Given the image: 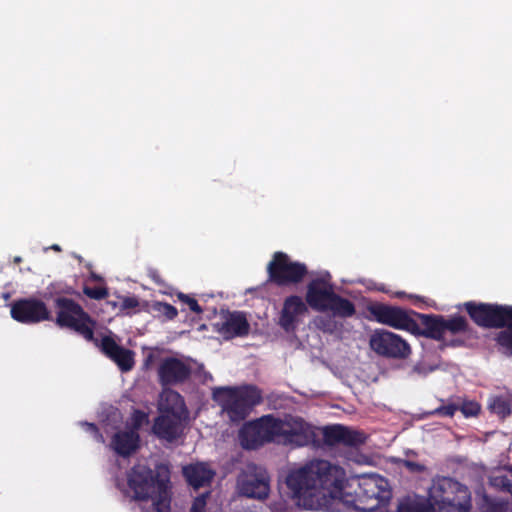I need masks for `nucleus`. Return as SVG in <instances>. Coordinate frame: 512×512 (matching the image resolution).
<instances>
[{"label":"nucleus","instance_id":"nucleus-1","mask_svg":"<svg viewBox=\"0 0 512 512\" xmlns=\"http://www.w3.org/2000/svg\"><path fill=\"white\" fill-rule=\"evenodd\" d=\"M286 484L299 505L327 512H339L341 492L350 486L342 467L322 459L291 469Z\"/></svg>","mask_w":512,"mask_h":512},{"label":"nucleus","instance_id":"nucleus-2","mask_svg":"<svg viewBox=\"0 0 512 512\" xmlns=\"http://www.w3.org/2000/svg\"><path fill=\"white\" fill-rule=\"evenodd\" d=\"M127 479L132 498L150 500L155 512H170L169 470L166 466L160 465L153 471L144 464H137Z\"/></svg>","mask_w":512,"mask_h":512},{"label":"nucleus","instance_id":"nucleus-3","mask_svg":"<svg viewBox=\"0 0 512 512\" xmlns=\"http://www.w3.org/2000/svg\"><path fill=\"white\" fill-rule=\"evenodd\" d=\"M357 481L359 489L356 495H352L346 489L341 492L339 512L344 508L372 512L389 501L391 492L388 490L387 481L382 477L371 475Z\"/></svg>","mask_w":512,"mask_h":512},{"label":"nucleus","instance_id":"nucleus-4","mask_svg":"<svg viewBox=\"0 0 512 512\" xmlns=\"http://www.w3.org/2000/svg\"><path fill=\"white\" fill-rule=\"evenodd\" d=\"M428 504L433 512H470L471 496L458 481L439 477L429 488Z\"/></svg>","mask_w":512,"mask_h":512},{"label":"nucleus","instance_id":"nucleus-5","mask_svg":"<svg viewBox=\"0 0 512 512\" xmlns=\"http://www.w3.org/2000/svg\"><path fill=\"white\" fill-rule=\"evenodd\" d=\"M213 399L231 422L239 423L261 402V394L254 386L217 387L213 390Z\"/></svg>","mask_w":512,"mask_h":512},{"label":"nucleus","instance_id":"nucleus-6","mask_svg":"<svg viewBox=\"0 0 512 512\" xmlns=\"http://www.w3.org/2000/svg\"><path fill=\"white\" fill-rule=\"evenodd\" d=\"M465 308L478 325L504 327L497 335V342L505 354L512 355V307L467 302Z\"/></svg>","mask_w":512,"mask_h":512},{"label":"nucleus","instance_id":"nucleus-7","mask_svg":"<svg viewBox=\"0 0 512 512\" xmlns=\"http://www.w3.org/2000/svg\"><path fill=\"white\" fill-rule=\"evenodd\" d=\"M329 274L312 280L307 286L306 301L317 311H331L335 316L350 317L355 313L354 305L335 294L329 283Z\"/></svg>","mask_w":512,"mask_h":512},{"label":"nucleus","instance_id":"nucleus-8","mask_svg":"<svg viewBox=\"0 0 512 512\" xmlns=\"http://www.w3.org/2000/svg\"><path fill=\"white\" fill-rule=\"evenodd\" d=\"M313 427L299 417L286 415L276 418V442L295 447L306 446L313 442Z\"/></svg>","mask_w":512,"mask_h":512},{"label":"nucleus","instance_id":"nucleus-9","mask_svg":"<svg viewBox=\"0 0 512 512\" xmlns=\"http://www.w3.org/2000/svg\"><path fill=\"white\" fill-rule=\"evenodd\" d=\"M58 308L56 323L61 327H69L81 334L86 340L92 341V320L80 305L68 298H57Z\"/></svg>","mask_w":512,"mask_h":512},{"label":"nucleus","instance_id":"nucleus-10","mask_svg":"<svg viewBox=\"0 0 512 512\" xmlns=\"http://www.w3.org/2000/svg\"><path fill=\"white\" fill-rule=\"evenodd\" d=\"M267 470L256 464H247L237 477V490L247 498L264 500L270 491Z\"/></svg>","mask_w":512,"mask_h":512},{"label":"nucleus","instance_id":"nucleus-11","mask_svg":"<svg viewBox=\"0 0 512 512\" xmlns=\"http://www.w3.org/2000/svg\"><path fill=\"white\" fill-rule=\"evenodd\" d=\"M240 439L246 449H255L266 442H276V418L266 415L246 423L240 431Z\"/></svg>","mask_w":512,"mask_h":512},{"label":"nucleus","instance_id":"nucleus-12","mask_svg":"<svg viewBox=\"0 0 512 512\" xmlns=\"http://www.w3.org/2000/svg\"><path fill=\"white\" fill-rule=\"evenodd\" d=\"M371 349L378 355L389 358H405L410 354V346L399 335L387 331L376 330L370 337Z\"/></svg>","mask_w":512,"mask_h":512},{"label":"nucleus","instance_id":"nucleus-13","mask_svg":"<svg viewBox=\"0 0 512 512\" xmlns=\"http://www.w3.org/2000/svg\"><path fill=\"white\" fill-rule=\"evenodd\" d=\"M267 271L272 281L282 285L300 281L306 273V267L292 262L285 253L276 252L267 266Z\"/></svg>","mask_w":512,"mask_h":512},{"label":"nucleus","instance_id":"nucleus-14","mask_svg":"<svg viewBox=\"0 0 512 512\" xmlns=\"http://www.w3.org/2000/svg\"><path fill=\"white\" fill-rule=\"evenodd\" d=\"M192 372V365L188 359L166 357L159 362L157 373L159 382L163 387L177 385L185 382Z\"/></svg>","mask_w":512,"mask_h":512},{"label":"nucleus","instance_id":"nucleus-15","mask_svg":"<svg viewBox=\"0 0 512 512\" xmlns=\"http://www.w3.org/2000/svg\"><path fill=\"white\" fill-rule=\"evenodd\" d=\"M11 317L21 323L32 324L50 319L46 305L35 299H22L11 305Z\"/></svg>","mask_w":512,"mask_h":512},{"label":"nucleus","instance_id":"nucleus-16","mask_svg":"<svg viewBox=\"0 0 512 512\" xmlns=\"http://www.w3.org/2000/svg\"><path fill=\"white\" fill-rule=\"evenodd\" d=\"M145 418V414L136 412L132 427L114 433L110 445L117 454L125 457L137 450L139 447V434L137 430L141 421Z\"/></svg>","mask_w":512,"mask_h":512},{"label":"nucleus","instance_id":"nucleus-17","mask_svg":"<svg viewBox=\"0 0 512 512\" xmlns=\"http://www.w3.org/2000/svg\"><path fill=\"white\" fill-rule=\"evenodd\" d=\"M217 332L226 340L245 336L249 332V323L241 312H227L222 314L214 323Z\"/></svg>","mask_w":512,"mask_h":512},{"label":"nucleus","instance_id":"nucleus-18","mask_svg":"<svg viewBox=\"0 0 512 512\" xmlns=\"http://www.w3.org/2000/svg\"><path fill=\"white\" fill-rule=\"evenodd\" d=\"M308 313V308L298 296L288 297L283 305L279 325L287 332H294Z\"/></svg>","mask_w":512,"mask_h":512},{"label":"nucleus","instance_id":"nucleus-19","mask_svg":"<svg viewBox=\"0 0 512 512\" xmlns=\"http://www.w3.org/2000/svg\"><path fill=\"white\" fill-rule=\"evenodd\" d=\"M100 347L102 352L114 361L121 371L127 372L133 368L134 353L118 345L110 336L102 337Z\"/></svg>","mask_w":512,"mask_h":512},{"label":"nucleus","instance_id":"nucleus-20","mask_svg":"<svg viewBox=\"0 0 512 512\" xmlns=\"http://www.w3.org/2000/svg\"><path fill=\"white\" fill-rule=\"evenodd\" d=\"M182 417L183 415L161 413L155 420L154 433L168 442L176 440L183 430Z\"/></svg>","mask_w":512,"mask_h":512},{"label":"nucleus","instance_id":"nucleus-21","mask_svg":"<svg viewBox=\"0 0 512 512\" xmlns=\"http://www.w3.org/2000/svg\"><path fill=\"white\" fill-rule=\"evenodd\" d=\"M323 434L325 441L330 445L343 443L349 446H357L365 442L363 433L341 425L326 427Z\"/></svg>","mask_w":512,"mask_h":512},{"label":"nucleus","instance_id":"nucleus-22","mask_svg":"<svg viewBox=\"0 0 512 512\" xmlns=\"http://www.w3.org/2000/svg\"><path fill=\"white\" fill-rule=\"evenodd\" d=\"M372 314L378 322L396 329L407 328L410 324V318L408 315L402 309L397 307L377 305L372 308Z\"/></svg>","mask_w":512,"mask_h":512},{"label":"nucleus","instance_id":"nucleus-23","mask_svg":"<svg viewBox=\"0 0 512 512\" xmlns=\"http://www.w3.org/2000/svg\"><path fill=\"white\" fill-rule=\"evenodd\" d=\"M159 410L164 414L184 415L185 405L181 395L168 387H163L159 398Z\"/></svg>","mask_w":512,"mask_h":512},{"label":"nucleus","instance_id":"nucleus-24","mask_svg":"<svg viewBox=\"0 0 512 512\" xmlns=\"http://www.w3.org/2000/svg\"><path fill=\"white\" fill-rule=\"evenodd\" d=\"M183 473L188 483L196 489L208 485L214 477V471L204 463L186 466Z\"/></svg>","mask_w":512,"mask_h":512},{"label":"nucleus","instance_id":"nucleus-25","mask_svg":"<svg viewBox=\"0 0 512 512\" xmlns=\"http://www.w3.org/2000/svg\"><path fill=\"white\" fill-rule=\"evenodd\" d=\"M422 325L426 329V335L440 340L445 335V318L434 315H421Z\"/></svg>","mask_w":512,"mask_h":512},{"label":"nucleus","instance_id":"nucleus-26","mask_svg":"<svg viewBox=\"0 0 512 512\" xmlns=\"http://www.w3.org/2000/svg\"><path fill=\"white\" fill-rule=\"evenodd\" d=\"M397 512H433L423 497L412 495L403 498L397 507Z\"/></svg>","mask_w":512,"mask_h":512},{"label":"nucleus","instance_id":"nucleus-27","mask_svg":"<svg viewBox=\"0 0 512 512\" xmlns=\"http://www.w3.org/2000/svg\"><path fill=\"white\" fill-rule=\"evenodd\" d=\"M490 484L512 495V467L494 471L489 477Z\"/></svg>","mask_w":512,"mask_h":512},{"label":"nucleus","instance_id":"nucleus-28","mask_svg":"<svg viewBox=\"0 0 512 512\" xmlns=\"http://www.w3.org/2000/svg\"><path fill=\"white\" fill-rule=\"evenodd\" d=\"M490 410L501 418L511 414V400L507 397H493L488 404Z\"/></svg>","mask_w":512,"mask_h":512},{"label":"nucleus","instance_id":"nucleus-29","mask_svg":"<svg viewBox=\"0 0 512 512\" xmlns=\"http://www.w3.org/2000/svg\"><path fill=\"white\" fill-rule=\"evenodd\" d=\"M151 311L156 316H162L167 320H172L177 316V309L174 306L163 302H154L151 305Z\"/></svg>","mask_w":512,"mask_h":512},{"label":"nucleus","instance_id":"nucleus-30","mask_svg":"<svg viewBox=\"0 0 512 512\" xmlns=\"http://www.w3.org/2000/svg\"><path fill=\"white\" fill-rule=\"evenodd\" d=\"M315 326L325 332V333H333L337 329L336 321L330 316H318L314 320Z\"/></svg>","mask_w":512,"mask_h":512},{"label":"nucleus","instance_id":"nucleus-31","mask_svg":"<svg viewBox=\"0 0 512 512\" xmlns=\"http://www.w3.org/2000/svg\"><path fill=\"white\" fill-rule=\"evenodd\" d=\"M467 323L463 317L445 319V333L447 331L457 334L466 330Z\"/></svg>","mask_w":512,"mask_h":512},{"label":"nucleus","instance_id":"nucleus-32","mask_svg":"<svg viewBox=\"0 0 512 512\" xmlns=\"http://www.w3.org/2000/svg\"><path fill=\"white\" fill-rule=\"evenodd\" d=\"M84 293L88 297L96 300L104 299L108 295L107 290L102 287L85 288Z\"/></svg>","mask_w":512,"mask_h":512},{"label":"nucleus","instance_id":"nucleus-33","mask_svg":"<svg viewBox=\"0 0 512 512\" xmlns=\"http://www.w3.org/2000/svg\"><path fill=\"white\" fill-rule=\"evenodd\" d=\"M207 497L208 493H204L196 497L192 504L190 512H205Z\"/></svg>","mask_w":512,"mask_h":512},{"label":"nucleus","instance_id":"nucleus-34","mask_svg":"<svg viewBox=\"0 0 512 512\" xmlns=\"http://www.w3.org/2000/svg\"><path fill=\"white\" fill-rule=\"evenodd\" d=\"M179 299L183 303L187 304L191 311H193L195 313H201L202 310L194 298H191L188 295L181 293V294H179Z\"/></svg>","mask_w":512,"mask_h":512},{"label":"nucleus","instance_id":"nucleus-35","mask_svg":"<svg viewBox=\"0 0 512 512\" xmlns=\"http://www.w3.org/2000/svg\"><path fill=\"white\" fill-rule=\"evenodd\" d=\"M479 411V405L475 402L464 403L461 407V412L466 417L475 416Z\"/></svg>","mask_w":512,"mask_h":512},{"label":"nucleus","instance_id":"nucleus-36","mask_svg":"<svg viewBox=\"0 0 512 512\" xmlns=\"http://www.w3.org/2000/svg\"><path fill=\"white\" fill-rule=\"evenodd\" d=\"M81 425L85 428V430L90 433L94 439L98 442H101L103 443L104 442V438L102 436V434L99 433L97 427L92 424V423H88V422H83L81 423Z\"/></svg>","mask_w":512,"mask_h":512},{"label":"nucleus","instance_id":"nucleus-37","mask_svg":"<svg viewBox=\"0 0 512 512\" xmlns=\"http://www.w3.org/2000/svg\"><path fill=\"white\" fill-rule=\"evenodd\" d=\"M433 367H427L425 366L424 364H416L413 366L411 372H410V376H413V375H418V376H426L429 372L433 371Z\"/></svg>","mask_w":512,"mask_h":512},{"label":"nucleus","instance_id":"nucleus-38","mask_svg":"<svg viewBox=\"0 0 512 512\" xmlns=\"http://www.w3.org/2000/svg\"><path fill=\"white\" fill-rule=\"evenodd\" d=\"M401 464L403 466H405L409 471L415 472V473L422 472L425 469V467L422 464H419L410 459L401 460Z\"/></svg>","mask_w":512,"mask_h":512},{"label":"nucleus","instance_id":"nucleus-39","mask_svg":"<svg viewBox=\"0 0 512 512\" xmlns=\"http://www.w3.org/2000/svg\"><path fill=\"white\" fill-rule=\"evenodd\" d=\"M458 406L454 405V404H451V405H446V406H443V407H440L439 409L436 410L437 413L443 415V416H453L454 413L458 410Z\"/></svg>","mask_w":512,"mask_h":512},{"label":"nucleus","instance_id":"nucleus-40","mask_svg":"<svg viewBox=\"0 0 512 512\" xmlns=\"http://www.w3.org/2000/svg\"><path fill=\"white\" fill-rule=\"evenodd\" d=\"M138 305V301L135 298H126L124 300V306L127 308H134Z\"/></svg>","mask_w":512,"mask_h":512},{"label":"nucleus","instance_id":"nucleus-41","mask_svg":"<svg viewBox=\"0 0 512 512\" xmlns=\"http://www.w3.org/2000/svg\"><path fill=\"white\" fill-rule=\"evenodd\" d=\"M109 418H111V420H112L113 422H115V423H116V422H118V421L120 420V413H119V411H118V410H116V409H115V410H112V411L110 412Z\"/></svg>","mask_w":512,"mask_h":512},{"label":"nucleus","instance_id":"nucleus-42","mask_svg":"<svg viewBox=\"0 0 512 512\" xmlns=\"http://www.w3.org/2000/svg\"><path fill=\"white\" fill-rule=\"evenodd\" d=\"M52 249L55 250V251H60L61 250L60 246L57 245V244L53 245Z\"/></svg>","mask_w":512,"mask_h":512},{"label":"nucleus","instance_id":"nucleus-43","mask_svg":"<svg viewBox=\"0 0 512 512\" xmlns=\"http://www.w3.org/2000/svg\"><path fill=\"white\" fill-rule=\"evenodd\" d=\"M14 261H15L16 263H18V262H20V261H21V258H20V257H15Z\"/></svg>","mask_w":512,"mask_h":512},{"label":"nucleus","instance_id":"nucleus-44","mask_svg":"<svg viewBox=\"0 0 512 512\" xmlns=\"http://www.w3.org/2000/svg\"><path fill=\"white\" fill-rule=\"evenodd\" d=\"M4 298H6V299L9 298V294H5Z\"/></svg>","mask_w":512,"mask_h":512}]
</instances>
